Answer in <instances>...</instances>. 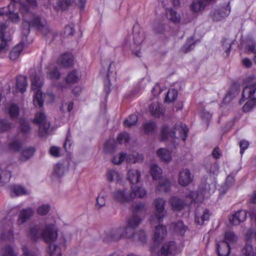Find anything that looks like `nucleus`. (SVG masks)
Returning <instances> with one entry per match:
<instances>
[{
  "label": "nucleus",
  "mask_w": 256,
  "mask_h": 256,
  "mask_svg": "<svg viewBox=\"0 0 256 256\" xmlns=\"http://www.w3.org/2000/svg\"><path fill=\"white\" fill-rule=\"evenodd\" d=\"M19 112L18 106L16 104H12L9 108V114L12 118H16Z\"/></svg>",
  "instance_id": "338daca9"
},
{
  "label": "nucleus",
  "mask_w": 256,
  "mask_h": 256,
  "mask_svg": "<svg viewBox=\"0 0 256 256\" xmlns=\"http://www.w3.org/2000/svg\"><path fill=\"white\" fill-rule=\"evenodd\" d=\"M23 44L20 43L13 48L10 53V58L11 60H16L18 58L23 50Z\"/></svg>",
  "instance_id": "e433bc0d"
},
{
  "label": "nucleus",
  "mask_w": 256,
  "mask_h": 256,
  "mask_svg": "<svg viewBox=\"0 0 256 256\" xmlns=\"http://www.w3.org/2000/svg\"><path fill=\"white\" fill-rule=\"evenodd\" d=\"M10 1L14 4H20L18 10L22 17V28L24 35H28L30 28H34L42 32L46 38L52 40L56 36L57 34L50 28L46 20L36 16L24 2L20 0Z\"/></svg>",
  "instance_id": "f257e3e1"
},
{
  "label": "nucleus",
  "mask_w": 256,
  "mask_h": 256,
  "mask_svg": "<svg viewBox=\"0 0 256 256\" xmlns=\"http://www.w3.org/2000/svg\"><path fill=\"white\" fill-rule=\"evenodd\" d=\"M193 180V176L188 169L182 170L179 174L178 182L182 186H186Z\"/></svg>",
  "instance_id": "f3484780"
},
{
  "label": "nucleus",
  "mask_w": 256,
  "mask_h": 256,
  "mask_svg": "<svg viewBox=\"0 0 256 256\" xmlns=\"http://www.w3.org/2000/svg\"><path fill=\"white\" fill-rule=\"evenodd\" d=\"M188 203H184L180 198L176 196H173L170 199V204L172 208L174 210H180L184 207V204Z\"/></svg>",
  "instance_id": "f704fd0d"
},
{
  "label": "nucleus",
  "mask_w": 256,
  "mask_h": 256,
  "mask_svg": "<svg viewBox=\"0 0 256 256\" xmlns=\"http://www.w3.org/2000/svg\"><path fill=\"white\" fill-rule=\"evenodd\" d=\"M206 168L210 175L209 177L214 176L218 173L219 166L214 160L212 162H207L206 164Z\"/></svg>",
  "instance_id": "c85d7f7f"
},
{
  "label": "nucleus",
  "mask_w": 256,
  "mask_h": 256,
  "mask_svg": "<svg viewBox=\"0 0 256 256\" xmlns=\"http://www.w3.org/2000/svg\"><path fill=\"white\" fill-rule=\"evenodd\" d=\"M171 184L170 181L166 178L160 179L156 190L160 192H168L170 190Z\"/></svg>",
  "instance_id": "473e14b6"
},
{
  "label": "nucleus",
  "mask_w": 256,
  "mask_h": 256,
  "mask_svg": "<svg viewBox=\"0 0 256 256\" xmlns=\"http://www.w3.org/2000/svg\"><path fill=\"white\" fill-rule=\"evenodd\" d=\"M195 44L194 42L192 37L188 38L186 43L182 47L181 50L184 52H188L194 49V48Z\"/></svg>",
  "instance_id": "8fccbe9b"
},
{
  "label": "nucleus",
  "mask_w": 256,
  "mask_h": 256,
  "mask_svg": "<svg viewBox=\"0 0 256 256\" xmlns=\"http://www.w3.org/2000/svg\"><path fill=\"white\" fill-rule=\"evenodd\" d=\"M126 160V154L121 153L119 155L115 156L112 160V162L116 164H120Z\"/></svg>",
  "instance_id": "774afa93"
},
{
  "label": "nucleus",
  "mask_w": 256,
  "mask_h": 256,
  "mask_svg": "<svg viewBox=\"0 0 256 256\" xmlns=\"http://www.w3.org/2000/svg\"><path fill=\"white\" fill-rule=\"evenodd\" d=\"M114 200L120 203H126L132 200L130 193L126 188L115 190L112 192Z\"/></svg>",
  "instance_id": "f8f14e48"
},
{
  "label": "nucleus",
  "mask_w": 256,
  "mask_h": 256,
  "mask_svg": "<svg viewBox=\"0 0 256 256\" xmlns=\"http://www.w3.org/2000/svg\"><path fill=\"white\" fill-rule=\"evenodd\" d=\"M108 196V192L106 190H101L96 198V208L100 209L105 206Z\"/></svg>",
  "instance_id": "2f4dec72"
},
{
  "label": "nucleus",
  "mask_w": 256,
  "mask_h": 256,
  "mask_svg": "<svg viewBox=\"0 0 256 256\" xmlns=\"http://www.w3.org/2000/svg\"><path fill=\"white\" fill-rule=\"evenodd\" d=\"M68 168L64 164L57 163L54 166L52 176L54 178H60L68 171Z\"/></svg>",
  "instance_id": "5701e85b"
},
{
  "label": "nucleus",
  "mask_w": 256,
  "mask_h": 256,
  "mask_svg": "<svg viewBox=\"0 0 256 256\" xmlns=\"http://www.w3.org/2000/svg\"><path fill=\"white\" fill-rule=\"evenodd\" d=\"M22 146V142L17 138H15L10 140L8 144L10 150L14 152L19 150Z\"/></svg>",
  "instance_id": "a18cd8bd"
},
{
  "label": "nucleus",
  "mask_w": 256,
  "mask_h": 256,
  "mask_svg": "<svg viewBox=\"0 0 256 256\" xmlns=\"http://www.w3.org/2000/svg\"><path fill=\"white\" fill-rule=\"evenodd\" d=\"M153 30L156 34H162L164 31V26L160 22H155L153 24Z\"/></svg>",
  "instance_id": "0e129e2a"
},
{
  "label": "nucleus",
  "mask_w": 256,
  "mask_h": 256,
  "mask_svg": "<svg viewBox=\"0 0 256 256\" xmlns=\"http://www.w3.org/2000/svg\"><path fill=\"white\" fill-rule=\"evenodd\" d=\"M32 80V88L34 91V104L35 106L41 107L44 104V100L42 98V94L40 90V88L42 86V82L40 78L34 75L31 76Z\"/></svg>",
  "instance_id": "39448f33"
},
{
  "label": "nucleus",
  "mask_w": 256,
  "mask_h": 256,
  "mask_svg": "<svg viewBox=\"0 0 256 256\" xmlns=\"http://www.w3.org/2000/svg\"><path fill=\"white\" fill-rule=\"evenodd\" d=\"M35 152L34 148H24L22 152V159L26 160L32 156Z\"/></svg>",
  "instance_id": "603ef678"
},
{
  "label": "nucleus",
  "mask_w": 256,
  "mask_h": 256,
  "mask_svg": "<svg viewBox=\"0 0 256 256\" xmlns=\"http://www.w3.org/2000/svg\"><path fill=\"white\" fill-rule=\"evenodd\" d=\"M9 20L14 23L18 24L21 20V18L18 14V13L16 12H12L11 10L9 11L8 16Z\"/></svg>",
  "instance_id": "13d9d810"
},
{
  "label": "nucleus",
  "mask_w": 256,
  "mask_h": 256,
  "mask_svg": "<svg viewBox=\"0 0 256 256\" xmlns=\"http://www.w3.org/2000/svg\"><path fill=\"white\" fill-rule=\"evenodd\" d=\"M145 38L144 33L142 30H135L134 32V42L135 44L140 46Z\"/></svg>",
  "instance_id": "a19ab883"
},
{
  "label": "nucleus",
  "mask_w": 256,
  "mask_h": 256,
  "mask_svg": "<svg viewBox=\"0 0 256 256\" xmlns=\"http://www.w3.org/2000/svg\"><path fill=\"white\" fill-rule=\"evenodd\" d=\"M171 228L174 231L180 234L183 235L186 231V227L181 221L176 223H172L171 225Z\"/></svg>",
  "instance_id": "c03bdc74"
},
{
  "label": "nucleus",
  "mask_w": 256,
  "mask_h": 256,
  "mask_svg": "<svg viewBox=\"0 0 256 256\" xmlns=\"http://www.w3.org/2000/svg\"><path fill=\"white\" fill-rule=\"evenodd\" d=\"M188 127L184 124H176L172 130L167 125L165 124L162 128L161 138L162 140H164L169 137H174L185 141L188 136Z\"/></svg>",
  "instance_id": "20e7f679"
},
{
  "label": "nucleus",
  "mask_w": 256,
  "mask_h": 256,
  "mask_svg": "<svg viewBox=\"0 0 256 256\" xmlns=\"http://www.w3.org/2000/svg\"><path fill=\"white\" fill-rule=\"evenodd\" d=\"M34 122L40 125L39 132L40 136H44L48 132L50 124L46 122L45 114L43 112H39L36 114Z\"/></svg>",
  "instance_id": "9d476101"
},
{
  "label": "nucleus",
  "mask_w": 256,
  "mask_h": 256,
  "mask_svg": "<svg viewBox=\"0 0 256 256\" xmlns=\"http://www.w3.org/2000/svg\"><path fill=\"white\" fill-rule=\"evenodd\" d=\"M50 256H62L60 247L54 244H50L46 249Z\"/></svg>",
  "instance_id": "58836bf2"
},
{
  "label": "nucleus",
  "mask_w": 256,
  "mask_h": 256,
  "mask_svg": "<svg viewBox=\"0 0 256 256\" xmlns=\"http://www.w3.org/2000/svg\"><path fill=\"white\" fill-rule=\"evenodd\" d=\"M177 246L175 242H166L162 248L161 253L163 256H174L176 253Z\"/></svg>",
  "instance_id": "dca6fc26"
},
{
  "label": "nucleus",
  "mask_w": 256,
  "mask_h": 256,
  "mask_svg": "<svg viewBox=\"0 0 256 256\" xmlns=\"http://www.w3.org/2000/svg\"><path fill=\"white\" fill-rule=\"evenodd\" d=\"M238 240L236 236L231 231L226 232L225 233L224 239L222 242H225L228 244H229V246L232 244L235 243Z\"/></svg>",
  "instance_id": "09e8293b"
},
{
  "label": "nucleus",
  "mask_w": 256,
  "mask_h": 256,
  "mask_svg": "<svg viewBox=\"0 0 256 256\" xmlns=\"http://www.w3.org/2000/svg\"><path fill=\"white\" fill-rule=\"evenodd\" d=\"M11 178V174L8 170H2L0 174V186L8 182Z\"/></svg>",
  "instance_id": "de8ad7c7"
},
{
  "label": "nucleus",
  "mask_w": 256,
  "mask_h": 256,
  "mask_svg": "<svg viewBox=\"0 0 256 256\" xmlns=\"http://www.w3.org/2000/svg\"><path fill=\"white\" fill-rule=\"evenodd\" d=\"M217 250L219 256H228L230 252L229 244L220 242L217 244Z\"/></svg>",
  "instance_id": "7c9ffc66"
},
{
  "label": "nucleus",
  "mask_w": 256,
  "mask_h": 256,
  "mask_svg": "<svg viewBox=\"0 0 256 256\" xmlns=\"http://www.w3.org/2000/svg\"><path fill=\"white\" fill-rule=\"evenodd\" d=\"M144 157L136 152H134L128 156L126 154V161L128 163L134 164L136 162H142Z\"/></svg>",
  "instance_id": "c9c22d12"
},
{
  "label": "nucleus",
  "mask_w": 256,
  "mask_h": 256,
  "mask_svg": "<svg viewBox=\"0 0 256 256\" xmlns=\"http://www.w3.org/2000/svg\"><path fill=\"white\" fill-rule=\"evenodd\" d=\"M254 238L256 240V232L252 228L248 229L246 234V244L242 250L246 256H256V248H254L250 242Z\"/></svg>",
  "instance_id": "1a4fd4ad"
},
{
  "label": "nucleus",
  "mask_w": 256,
  "mask_h": 256,
  "mask_svg": "<svg viewBox=\"0 0 256 256\" xmlns=\"http://www.w3.org/2000/svg\"><path fill=\"white\" fill-rule=\"evenodd\" d=\"M146 194V192L144 188L133 186H131L130 195L132 200L136 198H142Z\"/></svg>",
  "instance_id": "393cba45"
},
{
  "label": "nucleus",
  "mask_w": 256,
  "mask_h": 256,
  "mask_svg": "<svg viewBox=\"0 0 256 256\" xmlns=\"http://www.w3.org/2000/svg\"><path fill=\"white\" fill-rule=\"evenodd\" d=\"M230 12V8L228 4L226 7L222 8L216 10L214 14V19L216 20H220L222 18L228 16Z\"/></svg>",
  "instance_id": "bb28decb"
},
{
  "label": "nucleus",
  "mask_w": 256,
  "mask_h": 256,
  "mask_svg": "<svg viewBox=\"0 0 256 256\" xmlns=\"http://www.w3.org/2000/svg\"><path fill=\"white\" fill-rule=\"evenodd\" d=\"M178 92L174 89L170 90L166 94L164 100L166 102H171L176 99Z\"/></svg>",
  "instance_id": "5fc2aeb1"
},
{
  "label": "nucleus",
  "mask_w": 256,
  "mask_h": 256,
  "mask_svg": "<svg viewBox=\"0 0 256 256\" xmlns=\"http://www.w3.org/2000/svg\"><path fill=\"white\" fill-rule=\"evenodd\" d=\"M162 170L157 164H152L150 167V174L154 180H158L162 178Z\"/></svg>",
  "instance_id": "ea45409f"
},
{
  "label": "nucleus",
  "mask_w": 256,
  "mask_h": 256,
  "mask_svg": "<svg viewBox=\"0 0 256 256\" xmlns=\"http://www.w3.org/2000/svg\"><path fill=\"white\" fill-rule=\"evenodd\" d=\"M58 230L55 224H46L42 232V238L46 243L54 242L58 238Z\"/></svg>",
  "instance_id": "6e6552de"
},
{
  "label": "nucleus",
  "mask_w": 256,
  "mask_h": 256,
  "mask_svg": "<svg viewBox=\"0 0 256 256\" xmlns=\"http://www.w3.org/2000/svg\"><path fill=\"white\" fill-rule=\"evenodd\" d=\"M9 192L11 196H18L22 195H28L30 191L25 187L20 184H12L8 186Z\"/></svg>",
  "instance_id": "2eb2a0df"
},
{
  "label": "nucleus",
  "mask_w": 256,
  "mask_h": 256,
  "mask_svg": "<svg viewBox=\"0 0 256 256\" xmlns=\"http://www.w3.org/2000/svg\"><path fill=\"white\" fill-rule=\"evenodd\" d=\"M80 78L78 72L76 70L70 72L66 78V82L68 84H74L78 82Z\"/></svg>",
  "instance_id": "79ce46f5"
},
{
  "label": "nucleus",
  "mask_w": 256,
  "mask_h": 256,
  "mask_svg": "<svg viewBox=\"0 0 256 256\" xmlns=\"http://www.w3.org/2000/svg\"><path fill=\"white\" fill-rule=\"evenodd\" d=\"M138 118L136 114H132L124 121V125L126 127H130L136 124L138 122Z\"/></svg>",
  "instance_id": "6e6d98bb"
},
{
  "label": "nucleus",
  "mask_w": 256,
  "mask_h": 256,
  "mask_svg": "<svg viewBox=\"0 0 256 256\" xmlns=\"http://www.w3.org/2000/svg\"><path fill=\"white\" fill-rule=\"evenodd\" d=\"M128 180L132 184H137L141 176L140 172L136 169H130L128 172Z\"/></svg>",
  "instance_id": "c756f323"
},
{
  "label": "nucleus",
  "mask_w": 256,
  "mask_h": 256,
  "mask_svg": "<svg viewBox=\"0 0 256 256\" xmlns=\"http://www.w3.org/2000/svg\"><path fill=\"white\" fill-rule=\"evenodd\" d=\"M166 16L168 20L174 24L180 21V16L172 8L168 9L166 11Z\"/></svg>",
  "instance_id": "4c0bfd02"
},
{
  "label": "nucleus",
  "mask_w": 256,
  "mask_h": 256,
  "mask_svg": "<svg viewBox=\"0 0 256 256\" xmlns=\"http://www.w3.org/2000/svg\"><path fill=\"white\" fill-rule=\"evenodd\" d=\"M142 126L144 132L146 134H149L154 131L156 127V124L154 122L150 121L144 123Z\"/></svg>",
  "instance_id": "864d4df0"
},
{
  "label": "nucleus",
  "mask_w": 256,
  "mask_h": 256,
  "mask_svg": "<svg viewBox=\"0 0 256 256\" xmlns=\"http://www.w3.org/2000/svg\"><path fill=\"white\" fill-rule=\"evenodd\" d=\"M210 216V212L208 210H205L202 216L200 217L196 214L195 216V222L198 224H202L204 221H208L209 220Z\"/></svg>",
  "instance_id": "49530a36"
},
{
  "label": "nucleus",
  "mask_w": 256,
  "mask_h": 256,
  "mask_svg": "<svg viewBox=\"0 0 256 256\" xmlns=\"http://www.w3.org/2000/svg\"><path fill=\"white\" fill-rule=\"evenodd\" d=\"M247 212L244 210H240L235 212L229 218L230 222L235 226L244 222L246 218Z\"/></svg>",
  "instance_id": "6ab92c4d"
},
{
  "label": "nucleus",
  "mask_w": 256,
  "mask_h": 256,
  "mask_svg": "<svg viewBox=\"0 0 256 256\" xmlns=\"http://www.w3.org/2000/svg\"><path fill=\"white\" fill-rule=\"evenodd\" d=\"M132 236H135L136 238H134V236L128 237V238H130L134 242H140L142 244L146 242V232L142 230H140L136 232H132Z\"/></svg>",
  "instance_id": "72a5a7b5"
},
{
  "label": "nucleus",
  "mask_w": 256,
  "mask_h": 256,
  "mask_svg": "<svg viewBox=\"0 0 256 256\" xmlns=\"http://www.w3.org/2000/svg\"><path fill=\"white\" fill-rule=\"evenodd\" d=\"M58 62L63 67H69L74 64L73 56L70 53H66L60 56Z\"/></svg>",
  "instance_id": "4be33fe9"
},
{
  "label": "nucleus",
  "mask_w": 256,
  "mask_h": 256,
  "mask_svg": "<svg viewBox=\"0 0 256 256\" xmlns=\"http://www.w3.org/2000/svg\"><path fill=\"white\" fill-rule=\"evenodd\" d=\"M166 201L162 198H158L154 200V204L155 207L154 212L151 216L152 222H160L166 216V211L165 210Z\"/></svg>",
  "instance_id": "0eeeda50"
},
{
  "label": "nucleus",
  "mask_w": 256,
  "mask_h": 256,
  "mask_svg": "<svg viewBox=\"0 0 256 256\" xmlns=\"http://www.w3.org/2000/svg\"><path fill=\"white\" fill-rule=\"evenodd\" d=\"M34 210L30 208L22 210L19 214L18 223L21 224L28 220L34 214Z\"/></svg>",
  "instance_id": "aec40b11"
},
{
  "label": "nucleus",
  "mask_w": 256,
  "mask_h": 256,
  "mask_svg": "<svg viewBox=\"0 0 256 256\" xmlns=\"http://www.w3.org/2000/svg\"><path fill=\"white\" fill-rule=\"evenodd\" d=\"M149 110L153 116L160 118L164 114V108L160 103L154 102L149 106Z\"/></svg>",
  "instance_id": "b1692460"
},
{
  "label": "nucleus",
  "mask_w": 256,
  "mask_h": 256,
  "mask_svg": "<svg viewBox=\"0 0 256 256\" xmlns=\"http://www.w3.org/2000/svg\"><path fill=\"white\" fill-rule=\"evenodd\" d=\"M129 140L130 136L126 132L120 134L117 138V141L120 144L126 143Z\"/></svg>",
  "instance_id": "69168bd1"
},
{
  "label": "nucleus",
  "mask_w": 256,
  "mask_h": 256,
  "mask_svg": "<svg viewBox=\"0 0 256 256\" xmlns=\"http://www.w3.org/2000/svg\"><path fill=\"white\" fill-rule=\"evenodd\" d=\"M156 155L162 162H170L172 160V152L166 148H160L156 150Z\"/></svg>",
  "instance_id": "412c9836"
},
{
  "label": "nucleus",
  "mask_w": 256,
  "mask_h": 256,
  "mask_svg": "<svg viewBox=\"0 0 256 256\" xmlns=\"http://www.w3.org/2000/svg\"><path fill=\"white\" fill-rule=\"evenodd\" d=\"M142 221V218L136 214H134L130 217L127 220V226H124V228H127L130 232V237H133L132 236V232H134V229L138 228ZM136 236H134L136 238Z\"/></svg>",
  "instance_id": "ddd939ff"
},
{
  "label": "nucleus",
  "mask_w": 256,
  "mask_h": 256,
  "mask_svg": "<svg viewBox=\"0 0 256 256\" xmlns=\"http://www.w3.org/2000/svg\"><path fill=\"white\" fill-rule=\"evenodd\" d=\"M112 64V63H110V64L108 74H106V78L104 80V90L107 94L110 92V77L112 72H110V68Z\"/></svg>",
  "instance_id": "4d7b16f0"
},
{
  "label": "nucleus",
  "mask_w": 256,
  "mask_h": 256,
  "mask_svg": "<svg viewBox=\"0 0 256 256\" xmlns=\"http://www.w3.org/2000/svg\"><path fill=\"white\" fill-rule=\"evenodd\" d=\"M116 142L114 140H109L104 144V150L108 152H112L115 149Z\"/></svg>",
  "instance_id": "bf43d9fd"
},
{
  "label": "nucleus",
  "mask_w": 256,
  "mask_h": 256,
  "mask_svg": "<svg viewBox=\"0 0 256 256\" xmlns=\"http://www.w3.org/2000/svg\"><path fill=\"white\" fill-rule=\"evenodd\" d=\"M11 128V124L6 120H0V132L8 130Z\"/></svg>",
  "instance_id": "052dcab7"
},
{
  "label": "nucleus",
  "mask_w": 256,
  "mask_h": 256,
  "mask_svg": "<svg viewBox=\"0 0 256 256\" xmlns=\"http://www.w3.org/2000/svg\"><path fill=\"white\" fill-rule=\"evenodd\" d=\"M0 238L4 240H10L14 238L12 225L10 222L8 224H2Z\"/></svg>",
  "instance_id": "4468645a"
},
{
  "label": "nucleus",
  "mask_w": 256,
  "mask_h": 256,
  "mask_svg": "<svg viewBox=\"0 0 256 256\" xmlns=\"http://www.w3.org/2000/svg\"><path fill=\"white\" fill-rule=\"evenodd\" d=\"M216 188L215 176H207L202 180L198 192H190L186 197L190 199V202L195 201L196 198L198 201H200L213 194Z\"/></svg>",
  "instance_id": "f03ea898"
},
{
  "label": "nucleus",
  "mask_w": 256,
  "mask_h": 256,
  "mask_svg": "<svg viewBox=\"0 0 256 256\" xmlns=\"http://www.w3.org/2000/svg\"><path fill=\"white\" fill-rule=\"evenodd\" d=\"M130 232L127 228L120 226L107 232L104 238V240L106 242L118 241L121 238H128V237H130Z\"/></svg>",
  "instance_id": "423d86ee"
},
{
  "label": "nucleus",
  "mask_w": 256,
  "mask_h": 256,
  "mask_svg": "<svg viewBox=\"0 0 256 256\" xmlns=\"http://www.w3.org/2000/svg\"><path fill=\"white\" fill-rule=\"evenodd\" d=\"M42 232L40 227L38 225H34L30 226L28 234V237L34 240H38L42 237Z\"/></svg>",
  "instance_id": "cd10ccee"
},
{
  "label": "nucleus",
  "mask_w": 256,
  "mask_h": 256,
  "mask_svg": "<svg viewBox=\"0 0 256 256\" xmlns=\"http://www.w3.org/2000/svg\"><path fill=\"white\" fill-rule=\"evenodd\" d=\"M86 1V0H58L54 6L57 10H64L76 3L82 10L85 7Z\"/></svg>",
  "instance_id": "9b49d317"
},
{
  "label": "nucleus",
  "mask_w": 256,
  "mask_h": 256,
  "mask_svg": "<svg viewBox=\"0 0 256 256\" xmlns=\"http://www.w3.org/2000/svg\"><path fill=\"white\" fill-rule=\"evenodd\" d=\"M248 84L244 87L242 93V98L240 103L244 99L248 100L243 106L244 112L250 110L256 106V78L254 76L248 78Z\"/></svg>",
  "instance_id": "7ed1b4c3"
},
{
  "label": "nucleus",
  "mask_w": 256,
  "mask_h": 256,
  "mask_svg": "<svg viewBox=\"0 0 256 256\" xmlns=\"http://www.w3.org/2000/svg\"><path fill=\"white\" fill-rule=\"evenodd\" d=\"M27 85L26 77L22 76L18 77L16 79V87L22 93L26 92Z\"/></svg>",
  "instance_id": "37998d69"
},
{
  "label": "nucleus",
  "mask_w": 256,
  "mask_h": 256,
  "mask_svg": "<svg viewBox=\"0 0 256 256\" xmlns=\"http://www.w3.org/2000/svg\"><path fill=\"white\" fill-rule=\"evenodd\" d=\"M106 180L110 182H118L122 179V175L115 168L108 169L105 174Z\"/></svg>",
  "instance_id": "a211bd4d"
},
{
  "label": "nucleus",
  "mask_w": 256,
  "mask_h": 256,
  "mask_svg": "<svg viewBox=\"0 0 256 256\" xmlns=\"http://www.w3.org/2000/svg\"><path fill=\"white\" fill-rule=\"evenodd\" d=\"M10 45V40L2 38L0 41V54H4L8 50Z\"/></svg>",
  "instance_id": "3c124183"
},
{
  "label": "nucleus",
  "mask_w": 256,
  "mask_h": 256,
  "mask_svg": "<svg viewBox=\"0 0 256 256\" xmlns=\"http://www.w3.org/2000/svg\"><path fill=\"white\" fill-rule=\"evenodd\" d=\"M2 256H18V254L14 252L13 248L11 246H8L4 248Z\"/></svg>",
  "instance_id": "680f3d73"
},
{
  "label": "nucleus",
  "mask_w": 256,
  "mask_h": 256,
  "mask_svg": "<svg viewBox=\"0 0 256 256\" xmlns=\"http://www.w3.org/2000/svg\"><path fill=\"white\" fill-rule=\"evenodd\" d=\"M60 74L57 68L54 67L48 72V76L50 79L58 80Z\"/></svg>",
  "instance_id": "e2e57ef3"
},
{
  "label": "nucleus",
  "mask_w": 256,
  "mask_h": 256,
  "mask_svg": "<svg viewBox=\"0 0 256 256\" xmlns=\"http://www.w3.org/2000/svg\"><path fill=\"white\" fill-rule=\"evenodd\" d=\"M167 230L162 225H158L156 228L155 232L154 235V240L156 242H160L166 236Z\"/></svg>",
  "instance_id": "a878e982"
}]
</instances>
